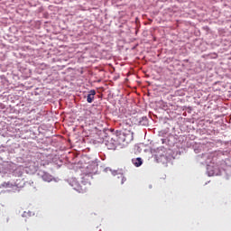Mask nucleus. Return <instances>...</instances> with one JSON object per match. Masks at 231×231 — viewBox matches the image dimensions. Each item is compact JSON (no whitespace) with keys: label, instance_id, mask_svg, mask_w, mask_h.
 Instances as JSON below:
<instances>
[{"label":"nucleus","instance_id":"obj_1","mask_svg":"<svg viewBox=\"0 0 231 231\" xmlns=\"http://www.w3.org/2000/svg\"><path fill=\"white\" fill-rule=\"evenodd\" d=\"M119 125L120 127L123 129V134H133V133H131V125H132V123H131V119H123L120 121L119 123Z\"/></svg>","mask_w":231,"mask_h":231},{"label":"nucleus","instance_id":"obj_2","mask_svg":"<svg viewBox=\"0 0 231 231\" xmlns=\"http://www.w3.org/2000/svg\"><path fill=\"white\" fill-rule=\"evenodd\" d=\"M39 176L42 177V179L43 180V181H51L53 180V177L48 173V172H45V171H40L39 172Z\"/></svg>","mask_w":231,"mask_h":231},{"label":"nucleus","instance_id":"obj_3","mask_svg":"<svg viewBox=\"0 0 231 231\" xmlns=\"http://www.w3.org/2000/svg\"><path fill=\"white\" fill-rule=\"evenodd\" d=\"M96 95H97V91H95V89L90 90L87 96V102L88 104H92V102L95 100Z\"/></svg>","mask_w":231,"mask_h":231},{"label":"nucleus","instance_id":"obj_4","mask_svg":"<svg viewBox=\"0 0 231 231\" xmlns=\"http://www.w3.org/2000/svg\"><path fill=\"white\" fill-rule=\"evenodd\" d=\"M74 190H77V192H84V189H82V186H80V184H79V182L77 181H72L71 183Z\"/></svg>","mask_w":231,"mask_h":231},{"label":"nucleus","instance_id":"obj_5","mask_svg":"<svg viewBox=\"0 0 231 231\" xmlns=\"http://www.w3.org/2000/svg\"><path fill=\"white\" fill-rule=\"evenodd\" d=\"M133 163H134V165H135V167H140L143 163L142 158L134 159Z\"/></svg>","mask_w":231,"mask_h":231},{"label":"nucleus","instance_id":"obj_6","mask_svg":"<svg viewBox=\"0 0 231 231\" xmlns=\"http://www.w3.org/2000/svg\"><path fill=\"white\" fill-rule=\"evenodd\" d=\"M16 187H19V183L15 182Z\"/></svg>","mask_w":231,"mask_h":231},{"label":"nucleus","instance_id":"obj_7","mask_svg":"<svg viewBox=\"0 0 231 231\" xmlns=\"http://www.w3.org/2000/svg\"><path fill=\"white\" fill-rule=\"evenodd\" d=\"M121 183H124V179L122 180V182Z\"/></svg>","mask_w":231,"mask_h":231}]
</instances>
